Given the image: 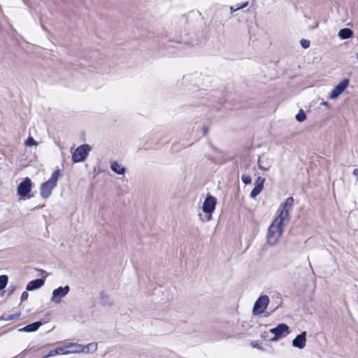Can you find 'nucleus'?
Wrapping results in <instances>:
<instances>
[{
	"label": "nucleus",
	"instance_id": "nucleus-1",
	"mask_svg": "<svg viewBox=\"0 0 358 358\" xmlns=\"http://www.w3.org/2000/svg\"><path fill=\"white\" fill-rule=\"evenodd\" d=\"M59 171H55L50 178L45 182L43 183L40 188V193L43 199H48L52 194V191L56 187L59 179Z\"/></svg>",
	"mask_w": 358,
	"mask_h": 358
},
{
	"label": "nucleus",
	"instance_id": "nucleus-2",
	"mask_svg": "<svg viewBox=\"0 0 358 358\" xmlns=\"http://www.w3.org/2000/svg\"><path fill=\"white\" fill-rule=\"evenodd\" d=\"M283 226L272 222L266 234L267 243L270 245H275L283 232Z\"/></svg>",
	"mask_w": 358,
	"mask_h": 358
},
{
	"label": "nucleus",
	"instance_id": "nucleus-3",
	"mask_svg": "<svg viewBox=\"0 0 358 358\" xmlns=\"http://www.w3.org/2000/svg\"><path fill=\"white\" fill-rule=\"evenodd\" d=\"M91 147L88 144L78 146L72 155V160L75 163L83 162L88 155Z\"/></svg>",
	"mask_w": 358,
	"mask_h": 358
},
{
	"label": "nucleus",
	"instance_id": "nucleus-4",
	"mask_svg": "<svg viewBox=\"0 0 358 358\" xmlns=\"http://www.w3.org/2000/svg\"><path fill=\"white\" fill-rule=\"evenodd\" d=\"M70 292L69 285L59 287L52 291L51 302L55 304H59L62 302V299L64 298Z\"/></svg>",
	"mask_w": 358,
	"mask_h": 358
},
{
	"label": "nucleus",
	"instance_id": "nucleus-5",
	"mask_svg": "<svg viewBox=\"0 0 358 358\" xmlns=\"http://www.w3.org/2000/svg\"><path fill=\"white\" fill-rule=\"evenodd\" d=\"M268 303L269 298L268 296L263 295L259 296L254 304L252 309L253 314L255 315L262 314L266 308Z\"/></svg>",
	"mask_w": 358,
	"mask_h": 358
},
{
	"label": "nucleus",
	"instance_id": "nucleus-6",
	"mask_svg": "<svg viewBox=\"0 0 358 358\" xmlns=\"http://www.w3.org/2000/svg\"><path fill=\"white\" fill-rule=\"evenodd\" d=\"M349 85L348 79L342 80L331 92L329 98L331 99H337L348 87Z\"/></svg>",
	"mask_w": 358,
	"mask_h": 358
},
{
	"label": "nucleus",
	"instance_id": "nucleus-7",
	"mask_svg": "<svg viewBox=\"0 0 358 358\" xmlns=\"http://www.w3.org/2000/svg\"><path fill=\"white\" fill-rule=\"evenodd\" d=\"M289 211L290 210L280 206L279 209L278 210V214L273 222L280 226H283L284 227L285 225V223L288 222L289 220Z\"/></svg>",
	"mask_w": 358,
	"mask_h": 358
},
{
	"label": "nucleus",
	"instance_id": "nucleus-8",
	"mask_svg": "<svg viewBox=\"0 0 358 358\" xmlns=\"http://www.w3.org/2000/svg\"><path fill=\"white\" fill-rule=\"evenodd\" d=\"M216 203V199L214 196L208 195L203 203V211L205 213L212 214L215 210Z\"/></svg>",
	"mask_w": 358,
	"mask_h": 358
},
{
	"label": "nucleus",
	"instance_id": "nucleus-9",
	"mask_svg": "<svg viewBox=\"0 0 358 358\" xmlns=\"http://www.w3.org/2000/svg\"><path fill=\"white\" fill-rule=\"evenodd\" d=\"M270 332L274 335L273 338H271V341H276L284 334L289 333V327L285 324H279L276 327L270 330Z\"/></svg>",
	"mask_w": 358,
	"mask_h": 358
},
{
	"label": "nucleus",
	"instance_id": "nucleus-10",
	"mask_svg": "<svg viewBox=\"0 0 358 358\" xmlns=\"http://www.w3.org/2000/svg\"><path fill=\"white\" fill-rule=\"evenodd\" d=\"M31 187V181L29 178H26L17 186V194L22 196H25L29 194Z\"/></svg>",
	"mask_w": 358,
	"mask_h": 358
},
{
	"label": "nucleus",
	"instance_id": "nucleus-11",
	"mask_svg": "<svg viewBox=\"0 0 358 358\" xmlns=\"http://www.w3.org/2000/svg\"><path fill=\"white\" fill-rule=\"evenodd\" d=\"M265 182V178L262 177H258L255 183V187L250 192V197L255 199L257 195L260 194L264 187V184Z\"/></svg>",
	"mask_w": 358,
	"mask_h": 358
},
{
	"label": "nucleus",
	"instance_id": "nucleus-12",
	"mask_svg": "<svg viewBox=\"0 0 358 358\" xmlns=\"http://www.w3.org/2000/svg\"><path fill=\"white\" fill-rule=\"evenodd\" d=\"M306 332L303 331L301 334L297 335L292 341V345L295 348L303 349L306 346Z\"/></svg>",
	"mask_w": 358,
	"mask_h": 358
},
{
	"label": "nucleus",
	"instance_id": "nucleus-13",
	"mask_svg": "<svg viewBox=\"0 0 358 358\" xmlns=\"http://www.w3.org/2000/svg\"><path fill=\"white\" fill-rule=\"evenodd\" d=\"M98 349V343L96 342L88 343L87 345L80 344V353H93Z\"/></svg>",
	"mask_w": 358,
	"mask_h": 358
},
{
	"label": "nucleus",
	"instance_id": "nucleus-14",
	"mask_svg": "<svg viewBox=\"0 0 358 358\" xmlns=\"http://www.w3.org/2000/svg\"><path fill=\"white\" fill-rule=\"evenodd\" d=\"M45 283V280L42 278L36 279L34 280L30 281L26 289L28 291H32L36 289H38L41 287Z\"/></svg>",
	"mask_w": 358,
	"mask_h": 358
},
{
	"label": "nucleus",
	"instance_id": "nucleus-15",
	"mask_svg": "<svg viewBox=\"0 0 358 358\" xmlns=\"http://www.w3.org/2000/svg\"><path fill=\"white\" fill-rule=\"evenodd\" d=\"M41 325V322H35L34 323L26 325L24 327L19 329V331L25 332H34L37 331Z\"/></svg>",
	"mask_w": 358,
	"mask_h": 358
},
{
	"label": "nucleus",
	"instance_id": "nucleus-16",
	"mask_svg": "<svg viewBox=\"0 0 358 358\" xmlns=\"http://www.w3.org/2000/svg\"><path fill=\"white\" fill-rule=\"evenodd\" d=\"M271 166V162L268 158L265 159L259 158L258 159V167L261 170L268 171Z\"/></svg>",
	"mask_w": 358,
	"mask_h": 358
},
{
	"label": "nucleus",
	"instance_id": "nucleus-17",
	"mask_svg": "<svg viewBox=\"0 0 358 358\" xmlns=\"http://www.w3.org/2000/svg\"><path fill=\"white\" fill-rule=\"evenodd\" d=\"M66 348L68 354L80 353V344L77 343H67Z\"/></svg>",
	"mask_w": 358,
	"mask_h": 358
},
{
	"label": "nucleus",
	"instance_id": "nucleus-18",
	"mask_svg": "<svg viewBox=\"0 0 358 358\" xmlns=\"http://www.w3.org/2000/svg\"><path fill=\"white\" fill-rule=\"evenodd\" d=\"M110 169L119 175H124L125 169L122 167L118 162H114L110 165Z\"/></svg>",
	"mask_w": 358,
	"mask_h": 358
},
{
	"label": "nucleus",
	"instance_id": "nucleus-19",
	"mask_svg": "<svg viewBox=\"0 0 358 358\" xmlns=\"http://www.w3.org/2000/svg\"><path fill=\"white\" fill-rule=\"evenodd\" d=\"M352 31L348 28L341 29L338 32V36L342 39H347L352 36Z\"/></svg>",
	"mask_w": 358,
	"mask_h": 358
},
{
	"label": "nucleus",
	"instance_id": "nucleus-20",
	"mask_svg": "<svg viewBox=\"0 0 358 358\" xmlns=\"http://www.w3.org/2000/svg\"><path fill=\"white\" fill-rule=\"evenodd\" d=\"M294 203V199L292 197H289L286 199V201L280 206V207L285 208L287 210H291L292 205Z\"/></svg>",
	"mask_w": 358,
	"mask_h": 358
},
{
	"label": "nucleus",
	"instance_id": "nucleus-21",
	"mask_svg": "<svg viewBox=\"0 0 358 358\" xmlns=\"http://www.w3.org/2000/svg\"><path fill=\"white\" fill-rule=\"evenodd\" d=\"M295 118L296 120L298 121L299 122H303L306 119V115L303 110L300 109L299 113L296 114Z\"/></svg>",
	"mask_w": 358,
	"mask_h": 358
},
{
	"label": "nucleus",
	"instance_id": "nucleus-22",
	"mask_svg": "<svg viewBox=\"0 0 358 358\" xmlns=\"http://www.w3.org/2000/svg\"><path fill=\"white\" fill-rule=\"evenodd\" d=\"M20 313H17L15 314H13V315H3L1 316V320H5V321H9V320H16L20 316Z\"/></svg>",
	"mask_w": 358,
	"mask_h": 358
},
{
	"label": "nucleus",
	"instance_id": "nucleus-23",
	"mask_svg": "<svg viewBox=\"0 0 358 358\" xmlns=\"http://www.w3.org/2000/svg\"><path fill=\"white\" fill-rule=\"evenodd\" d=\"M8 281V278L6 275H0V290L6 287Z\"/></svg>",
	"mask_w": 358,
	"mask_h": 358
},
{
	"label": "nucleus",
	"instance_id": "nucleus-24",
	"mask_svg": "<svg viewBox=\"0 0 358 358\" xmlns=\"http://www.w3.org/2000/svg\"><path fill=\"white\" fill-rule=\"evenodd\" d=\"M25 145L28 147L37 145V142L31 137L29 136L25 141Z\"/></svg>",
	"mask_w": 358,
	"mask_h": 358
},
{
	"label": "nucleus",
	"instance_id": "nucleus-25",
	"mask_svg": "<svg viewBox=\"0 0 358 358\" xmlns=\"http://www.w3.org/2000/svg\"><path fill=\"white\" fill-rule=\"evenodd\" d=\"M241 180L245 185H248L251 183L252 179L250 176L243 174L241 176Z\"/></svg>",
	"mask_w": 358,
	"mask_h": 358
},
{
	"label": "nucleus",
	"instance_id": "nucleus-26",
	"mask_svg": "<svg viewBox=\"0 0 358 358\" xmlns=\"http://www.w3.org/2000/svg\"><path fill=\"white\" fill-rule=\"evenodd\" d=\"M57 349L58 355H66V354H68V352H67L68 350H67V348H66V344L64 345L62 347L57 348Z\"/></svg>",
	"mask_w": 358,
	"mask_h": 358
},
{
	"label": "nucleus",
	"instance_id": "nucleus-27",
	"mask_svg": "<svg viewBox=\"0 0 358 358\" xmlns=\"http://www.w3.org/2000/svg\"><path fill=\"white\" fill-rule=\"evenodd\" d=\"M300 43H301V45L303 48H308L309 46H310V41L307 40V39H301V41H300Z\"/></svg>",
	"mask_w": 358,
	"mask_h": 358
},
{
	"label": "nucleus",
	"instance_id": "nucleus-28",
	"mask_svg": "<svg viewBox=\"0 0 358 358\" xmlns=\"http://www.w3.org/2000/svg\"><path fill=\"white\" fill-rule=\"evenodd\" d=\"M57 355H58V352L57 349L56 348L55 350H50L48 355H47V357L55 356Z\"/></svg>",
	"mask_w": 358,
	"mask_h": 358
},
{
	"label": "nucleus",
	"instance_id": "nucleus-29",
	"mask_svg": "<svg viewBox=\"0 0 358 358\" xmlns=\"http://www.w3.org/2000/svg\"><path fill=\"white\" fill-rule=\"evenodd\" d=\"M248 6V1H245L241 4L236 5V6H238V8L239 10L246 8Z\"/></svg>",
	"mask_w": 358,
	"mask_h": 358
},
{
	"label": "nucleus",
	"instance_id": "nucleus-30",
	"mask_svg": "<svg viewBox=\"0 0 358 358\" xmlns=\"http://www.w3.org/2000/svg\"><path fill=\"white\" fill-rule=\"evenodd\" d=\"M29 294L27 292H23L21 295V301H24L28 299Z\"/></svg>",
	"mask_w": 358,
	"mask_h": 358
},
{
	"label": "nucleus",
	"instance_id": "nucleus-31",
	"mask_svg": "<svg viewBox=\"0 0 358 358\" xmlns=\"http://www.w3.org/2000/svg\"><path fill=\"white\" fill-rule=\"evenodd\" d=\"M229 9H230V11H231V13L239 10L238 8V6H231L229 7Z\"/></svg>",
	"mask_w": 358,
	"mask_h": 358
},
{
	"label": "nucleus",
	"instance_id": "nucleus-32",
	"mask_svg": "<svg viewBox=\"0 0 358 358\" xmlns=\"http://www.w3.org/2000/svg\"><path fill=\"white\" fill-rule=\"evenodd\" d=\"M354 176H358V169H355L352 171Z\"/></svg>",
	"mask_w": 358,
	"mask_h": 358
},
{
	"label": "nucleus",
	"instance_id": "nucleus-33",
	"mask_svg": "<svg viewBox=\"0 0 358 358\" xmlns=\"http://www.w3.org/2000/svg\"><path fill=\"white\" fill-rule=\"evenodd\" d=\"M322 104L325 106H329V103L327 102H322Z\"/></svg>",
	"mask_w": 358,
	"mask_h": 358
},
{
	"label": "nucleus",
	"instance_id": "nucleus-34",
	"mask_svg": "<svg viewBox=\"0 0 358 358\" xmlns=\"http://www.w3.org/2000/svg\"><path fill=\"white\" fill-rule=\"evenodd\" d=\"M43 273H45V277L48 276V273L45 271H41Z\"/></svg>",
	"mask_w": 358,
	"mask_h": 358
},
{
	"label": "nucleus",
	"instance_id": "nucleus-35",
	"mask_svg": "<svg viewBox=\"0 0 358 358\" xmlns=\"http://www.w3.org/2000/svg\"><path fill=\"white\" fill-rule=\"evenodd\" d=\"M357 58H358V55H357Z\"/></svg>",
	"mask_w": 358,
	"mask_h": 358
}]
</instances>
